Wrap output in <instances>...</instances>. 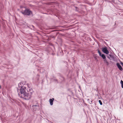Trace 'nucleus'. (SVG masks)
Instances as JSON below:
<instances>
[{
	"label": "nucleus",
	"mask_w": 123,
	"mask_h": 123,
	"mask_svg": "<svg viewBox=\"0 0 123 123\" xmlns=\"http://www.w3.org/2000/svg\"><path fill=\"white\" fill-rule=\"evenodd\" d=\"M21 98L25 99H29L31 97V93L26 92L20 96Z\"/></svg>",
	"instance_id": "obj_1"
},
{
	"label": "nucleus",
	"mask_w": 123,
	"mask_h": 123,
	"mask_svg": "<svg viewBox=\"0 0 123 123\" xmlns=\"http://www.w3.org/2000/svg\"><path fill=\"white\" fill-rule=\"evenodd\" d=\"M26 88L24 86H22L20 89V93H19L18 94L20 96L26 93L25 90Z\"/></svg>",
	"instance_id": "obj_2"
},
{
	"label": "nucleus",
	"mask_w": 123,
	"mask_h": 123,
	"mask_svg": "<svg viewBox=\"0 0 123 123\" xmlns=\"http://www.w3.org/2000/svg\"><path fill=\"white\" fill-rule=\"evenodd\" d=\"M21 12L23 14L28 15L31 14V12L29 9H26L24 12Z\"/></svg>",
	"instance_id": "obj_3"
},
{
	"label": "nucleus",
	"mask_w": 123,
	"mask_h": 123,
	"mask_svg": "<svg viewBox=\"0 0 123 123\" xmlns=\"http://www.w3.org/2000/svg\"><path fill=\"white\" fill-rule=\"evenodd\" d=\"M102 51L104 53L106 54H108L109 53V51L107 49V47H106L102 48Z\"/></svg>",
	"instance_id": "obj_4"
},
{
	"label": "nucleus",
	"mask_w": 123,
	"mask_h": 123,
	"mask_svg": "<svg viewBox=\"0 0 123 123\" xmlns=\"http://www.w3.org/2000/svg\"><path fill=\"white\" fill-rule=\"evenodd\" d=\"M117 65L120 70L122 71L123 70L122 67L119 63H117Z\"/></svg>",
	"instance_id": "obj_5"
},
{
	"label": "nucleus",
	"mask_w": 123,
	"mask_h": 123,
	"mask_svg": "<svg viewBox=\"0 0 123 123\" xmlns=\"http://www.w3.org/2000/svg\"><path fill=\"white\" fill-rule=\"evenodd\" d=\"M54 100V98H50L49 100V101L51 105H52L53 104V101Z\"/></svg>",
	"instance_id": "obj_6"
},
{
	"label": "nucleus",
	"mask_w": 123,
	"mask_h": 123,
	"mask_svg": "<svg viewBox=\"0 0 123 123\" xmlns=\"http://www.w3.org/2000/svg\"><path fill=\"white\" fill-rule=\"evenodd\" d=\"M104 61L105 63L106 64V65H109V64L108 62L106 59H104Z\"/></svg>",
	"instance_id": "obj_7"
},
{
	"label": "nucleus",
	"mask_w": 123,
	"mask_h": 123,
	"mask_svg": "<svg viewBox=\"0 0 123 123\" xmlns=\"http://www.w3.org/2000/svg\"><path fill=\"white\" fill-rule=\"evenodd\" d=\"M101 56L104 59V60L105 59L106 57L105 55L104 54H102Z\"/></svg>",
	"instance_id": "obj_8"
},
{
	"label": "nucleus",
	"mask_w": 123,
	"mask_h": 123,
	"mask_svg": "<svg viewBox=\"0 0 123 123\" xmlns=\"http://www.w3.org/2000/svg\"><path fill=\"white\" fill-rule=\"evenodd\" d=\"M120 83L122 87L123 88V81L122 80L121 81Z\"/></svg>",
	"instance_id": "obj_9"
},
{
	"label": "nucleus",
	"mask_w": 123,
	"mask_h": 123,
	"mask_svg": "<svg viewBox=\"0 0 123 123\" xmlns=\"http://www.w3.org/2000/svg\"><path fill=\"white\" fill-rule=\"evenodd\" d=\"M98 53H99V55L100 56H101L102 55H101V52L99 50H98Z\"/></svg>",
	"instance_id": "obj_10"
},
{
	"label": "nucleus",
	"mask_w": 123,
	"mask_h": 123,
	"mask_svg": "<svg viewBox=\"0 0 123 123\" xmlns=\"http://www.w3.org/2000/svg\"><path fill=\"white\" fill-rule=\"evenodd\" d=\"M99 102L101 105H102V102L101 100H99Z\"/></svg>",
	"instance_id": "obj_11"
},
{
	"label": "nucleus",
	"mask_w": 123,
	"mask_h": 123,
	"mask_svg": "<svg viewBox=\"0 0 123 123\" xmlns=\"http://www.w3.org/2000/svg\"><path fill=\"white\" fill-rule=\"evenodd\" d=\"M121 64L122 65H123V63L122 62H121Z\"/></svg>",
	"instance_id": "obj_12"
}]
</instances>
